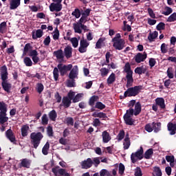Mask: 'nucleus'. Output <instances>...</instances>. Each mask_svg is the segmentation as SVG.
I'll return each mask as SVG.
<instances>
[{
    "instance_id": "obj_38",
    "label": "nucleus",
    "mask_w": 176,
    "mask_h": 176,
    "mask_svg": "<svg viewBox=\"0 0 176 176\" xmlns=\"http://www.w3.org/2000/svg\"><path fill=\"white\" fill-rule=\"evenodd\" d=\"M73 27H74V32H76V34H81L82 33V29H80L81 28L80 24H79V23H74Z\"/></svg>"
},
{
    "instance_id": "obj_24",
    "label": "nucleus",
    "mask_w": 176,
    "mask_h": 176,
    "mask_svg": "<svg viewBox=\"0 0 176 176\" xmlns=\"http://www.w3.org/2000/svg\"><path fill=\"white\" fill-rule=\"evenodd\" d=\"M30 130V126L28 124L23 125L21 128V133L22 137H27L28 135V131Z\"/></svg>"
},
{
    "instance_id": "obj_4",
    "label": "nucleus",
    "mask_w": 176,
    "mask_h": 176,
    "mask_svg": "<svg viewBox=\"0 0 176 176\" xmlns=\"http://www.w3.org/2000/svg\"><path fill=\"white\" fill-rule=\"evenodd\" d=\"M141 90H142V85L129 87L124 91L123 98H126V97H135L140 94Z\"/></svg>"
},
{
    "instance_id": "obj_14",
    "label": "nucleus",
    "mask_w": 176,
    "mask_h": 176,
    "mask_svg": "<svg viewBox=\"0 0 176 176\" xmlns=\"http://www.w3.org/2000/svg\"><path fill=\"white\" fill-rule=\"evenodd\" d=\"M6 136L10 141V142H13L14 144L16 142V136L10 129L6 131Z\"/></svg>"
},
{
    "instance_id": "obj_46",
    "label": "nucleus",
    "mask_w": 176,
    "mask_h": 176,
    "mask_svg": "<svg viewBox=\"0 0 176 176\" xmlns=\"http://www.w3.org/2000/svg\"><path fill=\"white\" fill-rule=\"evenodd\" d=\"M49 123V118H47V115L43 114L41 118V124L43 126H46Z\"/></svg>"
},
{
    "instance_id": "obj_52",
    "label": "nucleus",
    "mask_w": 176,
    "mask_h": 176,
    "mask_svg": "<svg viewBox=\"0 0 176 176\" xmlns=\"http://www.w3.org/2000/svg\"><path fill=\"white\" fill-rule=\"evenodd\" d=\"M67 87H75V80L74 79L67 80Z\"/></svg>"
},
{
    "instance_id": "obj_26",
    "label": "nucleus",
    "mask_w": 176,
    "mask_h": 176,
    "mask_svg": "<svg viewBox=\"0 0 176 176\" xmlns=\"http://www.w3.org/2000/svg\"><path fill=\"white\" fill-rule=\"evenodd\" d=\"M141 111H142L141 103L140 102H138L135 104L134 116H138V115H140V113H141Z\"/></svg>"
},
{
    "instance_id": "obj_25",
    "label": "nucleus",
    "mask_w": 176,
    "mask_h": 176,
    "mask_svg": "<svg viewBox=\"0 0 176 176\" xmlns=\"http://www.w3.org/2000/svg\"><path fill=\"white\" fill-rule=\"evenodd\" d=\"M54 56L56 57L57 60H63L64 59V53L63 50H58L57 51H54L53 53Z\"/></svg>"
},
{
    "instance_id": "obj_44",
    "label": "nucleus",
    "mask_w": 176,
    "mask_h": 176,
    "mask_svg": "<svg viewBox=\"0 0 176 176\" xmlns=\"http://www.w3.org/2000/svg\"><path fill=\"white\" fill-rule=\"evenodd\" d=\"M23 63L26 67H32V60L30 57H25L23 59Z\"/></svg>"
},
{
    "instance_id": "obj_41",
    "label": "nucleus",
    "mask_w": 176,
    "mask_h": 176,
    "mask_svg": "<svg viewBox=\"0 0 176 176\" xmlns=\"http://www.w3.org/2000/svg\"><path fill=\"white\" fill-rule=\"evenodd\" d=\"M36 91L38 93V94H41L42 91H43L45 89V86H43V84L42 82H38L36 84Z\"/></svg>"
},
{
    "instance_id": "obj_51",
    "label": "nucleus",
    "mask_w": 176,
    "mask_h": 176,
    "mask_svg": "<svg viewBox=\"0 0 176 176\" xmlns=\"http://www.w3.org/2000/svg\"><path fill=\"white\" fill-rule=\"evenodd\" d=\"M125 135H126V133H124V130L122 129V130L120 131L118 135H117L118 141H122V140H123V138H124Z\"/></svg>"
},
{
    "instance_id": "obj_36",
    "label": "nucleus",
    "mask_w": 176,
    "mask_h": 176,
    "mask_svg": "<svg viewBox=\"0 0 176 176\" xmlns=\"http://www.w3.org/2000/svg\"><path fill=\"white\" fill-rule=\"evenodd\" d=\"M49 148H50V144H49V142H47L42 148L43 155H46L49 153Z\"/></svg>"
},
{
    "instance_id": "obj_57",
    "label": "nucleus",
    "mask_w": 176,
    "mask_h": 176,
    "mask_svg": "<svg viewBox=\"0 0 176 176\" xmlns=\"http://www.w3.org/2000/svg\"><path fill=\"white\" fill-rule=\"evenodd\" d=\"M135 176H142V170L140 166H137L135 169Z\"/></svg>"
},
{
    "instance_id": "obj_61",
    "label": "nucleus",
    "mask_w": 176,
    "mask_h": 176,
    "mask_svg": "<svg viewBox=\"0 0 176 176\" xmlns=\"http://www.w3.org/2000/svg\"><path fill=\"white\" fill-rule=\"evenodd\" d=\"M161 52L164 54H166V53L168 52V50H167V45H166L164 43L161 45Z\"/></svg>"
},
{
    "instance_id": "obj_63",
    "label": "nucleus",
    "mask_w": 176,
    "mask_h": 176,
    "mask_svg": "<svg viewBox=\"0 0 176 176\" xmlns=\"http://www.w3.org/2000/svg\"><path fill=\"white\" fill-rule=\"evenodd\" d=\"M47 133L49 137H53V127L52 126H47Z\"/></svg>"
},
{
    "instance_id": "obj_16",
    "label": "nucleus",
    "mask_w": 176,
    "mask_h": 176,
    "mask_svg": "<svg viewBox=\"0 0 176 176\" xmlns=\"http://www.w3.org/2000/svg\"><path fill=\"white\" fill-rule=\"evenodd\" d=\"M78 65H75L70 71L69 74V79H76L78 78Z\"/></svg>"
},
{
    "instance_id": "obj_11",
    "label": "nucleus",
    "mask_w": 176,
    "mask_h": 176,
    "mask_svg": "<svg viewBox=\"0 0 176 176\" xmlns=\"http://www.w3.org/2000/svg\"><path fill=\"white\" fill-rule=\"evenodd\" d=\"M147 56H148V54H146V52H144V54L139 52L135 56V61L138 64H140V63H142V61H145V60H146Z\"/></svg>"
},
{
    "instance_id": "obj_2",
    "label": "nucleus",
    "mask_w": 176,
    "mask_h": 176,
    "mask_svg": "<svg viewBox=\"0 0 176 176\" xmlns=\"http://www.w3.org/2000/svg\"><path fill=\"white\" fill-rule=\"evenodd\" d=\"M124 71L126 74V87H130L134 82V78H133V70H131V65H130V63L127 62L125 64Z\"/></svg>"
},
{
    "instance_id": "obj_19",
    "label": "nucleus",
    "mask_w": 176,
    "mask_h": 176,
    "mask_svg": "<svg viewBox=\"0 0 176 176\" xmlns=\"http://www.w3.org/2000/svg\"><path fill=\"white\" fill-rule=\"evenodd\" d=\"M102 142L104 144H108V142L110 140H112V138H111V135H109V133L107 131H104L102 133Z\"/></svg>"
},
{
    "instance_id": "obj_40",
    "label": "nucleus",
    "mask_w": 176,
    "mask_h": 176,
    "mask_svg": "<svg viewBox=\"0 0 176 176\" xmlns=\"http://www.w3.org/2000/svg\"><path fill=\"white\" fill-rule=\"evenodd\" d=\"M98 100V96H93L89 98V105H90V107H94V104L96 102V101Z\"/></svg>"
},
{
    "instance_id": "obj_35",
    "label": "nucleus",
    "mask_w": 176,
    "mask_h": 176,
    "mask_svg": "<svg viewBox=\"0 0 176 176\" xmlns=\"http://www.w3.org/2000/svg\"><path fill=\"white\" fill-rule=\"evenodd\" d=\"M32 49V46H31V43H28L25 45L24 49H23V56H27V54L30 50Z\"/></svg>"
},
{
    "instance_id": "obj_34",
    "label": "nucleus",
    "mask_w": 176,
    "mask_h": 176,
    "mask_svg": "<svg viewBox=\"0 0 176 176\" xmlns=\"http://www.w3.org/2000/svg\"><path fill=\"white\" fill-rule=\"evenodd\" d=\"M6 30H8V25L6 22L3 21L0 24V33L6 34Z\"/></svg>"
},
{
    "instance_id": "obj_10",
    "label": "nucleus",
    "mask_w": 176,
    "mask_h": 176,
    "mask_svg": "<svg viewBox=\"0 0 176 176\" xmlns=\"http://www.w3.org/2000/svg\"><path fill=\"white\" fill-rule=\"evenodd\" d=\"M93 164H94V162H93L91 158H87V160L80 162L81 168L85 170L90 168L93 166Z\"/></svg>"
},
{
    "instance_id": "obj_27",
    "label": "nucleus",
    "mask_w": 176,
    "mask_h": 176,
    "mask_svg": "<svg viewBox=\"0 0 176 176\" xmlns=\"http://www.w3.org/2000/svg\"><path fill=\"white\" fill-rule=\"evenodd\" d=\"M157 35H159V33L157 31H155L153 33H149V35L148 36V39L150 43L154 42L155 39L157 38Z\"/></svg>"
},
{
    "instance_id": "obj_3",
    "label": "nucleus",
    "mask_w": 176,
    "mask_h": 176,
    "mask_svg": "<svg viewBox=\"0 0 176 176\" xmlns=\"http://www.w3.org/2000/svg\"><path fill=\"white\" fill-rule=\"evenodd\" d=\"M43 138V134L41 132H33L30 134L31 144L33 145V148L36 149L41 144V141Z\"/></svg>"
},
{
    "instance_id": "obj_22",
    "label": "nucleus",
    "mask_w": 176,
    "mask_h": 176,
    "mask_svg": "<svg viewBox=\"0 0 176 176\" xmlns=\"http://www.w3.org/2000/svg\"><path fill=\"white\" fill-rule=\"evenodd\" d=\"M62 103L63 104V107H65V108H69V107H71V104H72V102L71 99H69L68 97L64 96L62 99Z\"/></svg>"
},
{
    "instance_id": "obj_6",
    "label": "nucleus",
    "mask_w": 176,
    "mask_h": 176,
    "mask_svg": "<svg viewBox=\"0 0 176 176\" xmlns=\"http://www.w3.org/2000/svg\"><path fill=\"white\" fill-rule=\"evenodd\" d=\"M58 70L60 72V76H65L68 71H71L72 69V64L64 65L63 63H59L57 65Z\"/></svg>"
},
{
    "instance_id": "obj_59",
    "label": "nucleus",
    "mask_w": 176,
    "mask_h": 176,
    "mask_svg": "<svg viewBox=\"0 0 176 176\" xmlns=\"http://www.w3.org/2000/svg\"><path fill=\"white\" fill-rule=\"evenodd\" d=\"M157 31H162V30H164L166 28V24L163 22H160L157 25Z\"/></svg>"
},
{
    "instance_id": "obj_28",
    "label": "nucleus",
    "mask_w": 176,
    "mask_h": 176,
    "mask_svg": "<svg viewBox=\"0 0 176 176\" xmlns=\"http://www.w3.org/2000/svg\"><path fill=\"white\" fill-rule=\"evenodd\" d=\"M0 113H6L8 112V104L5 102H0Z\"/></svg>"
},
{
    "instance_id": "obj_1",
    "label": "nucleus",
    "mask_w": 176,
    "mask_h": 176,
    "mask_svg": "<svg viewBox=\"0 0 176 176\" xmlns=\"http://www.w3.org/2000/svg\"><path fill=\"white\" fill-rule=\"evenodd\" d=\"M0 75L1 79V87L4 91H6L8 94L10 93L12 89V84L8 82V67L6 65H3L0 68Z\"/></svg>"
},
{
    "instance_id": "obj_13",
    "label": "nucleus",
    "mask_w": 176,
    "mask_h": 176,
    "mask_svg": "<svg viewBox=\"0 0 176 176\" xmlns=\"http://www.w3.org/2000/svg\"><path fill=\"white\" fill-rule=\"evenodd\" d=\"M63 9V5L59 3H52L50 5V12H61Z\"/></svg>"
},
{
    "instance_id": "obj_58",
    "label": "nucleus",
    "mask_w": 176,
    "mask_h": 176,
    "mask_svg": "<svg viewBox=\"0 0 176 176\" xmlns=\"http://www.w3.org/2000/svg\"><path fill=\"white\" fill-rule=\"evenodd\" d=\"M100 176H109V175H111V173L107 169H102L100 171Z\"/></svg>"
},
{
    "instance_id": "obj_48",
    "label": "nucleus",
    "mask_w": 176,
    "mask_h": 176,
    "mask_svg": "<svg viewBox=\"0 0 176 176\" xmlns=\"http://www.w3.org/2000/svg\"><path fill=\"white\" fill-rule=\"evenodd\" d=\"M80 10H79V8H76L72 13V16H74L76 19H79V17H80Z\"/></svg>"
},
{
    "instance_id": "obj_30",
    "label": "nucleus",
    "mask_w": 176,
    "mask_h": 176,
    "mask_svg": "<svg viewBox=\"0 0 176 176\" xmlns=\"http://www.w3.org/2000/svg\"><path fill=\"white\" fill-rule=\"evenodd\" d=\"M48 116L50 120H52V122H56V119H57V112L56 110L53 109L49 113Z\"/></svg>"
},
{
    "instance_id": "obj_60",
    "label": "nucleus",
    "mask_w": 176,
    "mask_h": 176,
    "mask_svg": "<svg viewBox=\"0 0 176 176\" xmlns=\"http://www.w3.org/2000/svg\"><path fill=\"white\" fill-rule=\"evenodd\" d=\"M66 123H67V126H74V118H72V117L67 118Z\"/></svg>"
},
{
    "instance_id": "obj_49",
    "label": "nucleus",
    "mask_w": 176,
    "mask_h": 176,
    "mask_svg": "<svg viewBox=\"0 0 176 176\" xmlns=\"http://www.w3.org/2000/svg\"><path fill=\"white\" fill-rule=\"evenodd\" d=\"M167 21L168 23H173L174 21H176V12H173L172 14H170L168 17Z\"/></svg>"
},
{
    "instance_id": "obj_47",
    "label": "nucleus",
    "mask_w": 176,
    "mask_h": 176,
    "mask_svg": "<svg viewBox=\"0 0 176 176\" xmlns=\"http://www.w3.org/2000/svg\"><path fill=\"white\" fill-rule=\"evenodd\" d=\"M95 108L97 109H100V111H102V109H105L106 106L101 102H97L95 105Z\"/></svg>"
},
{
    "instance_id": "obj_54",
    "label": "nucleus",
    "mask_w": 176,
    "mask_h": 176,
    "mask_svg": "<svg viewBox=\"0 0 176 176\" xmlns=\"http://www.w3.org/2000/svg\"><path fill=\"white\" fill-rule=\"evenodd\" d=\"M101 76H107L109 73V69L106 67H103L100 69Z\"/></svg>"
},
{
    "instance_id": "obj_56",
    "label": "nucleus",
    "mask_w": 176,
    "mask_h": 176,
    "mask_svg": "<svg viewBox=\"0 0 176 176\" xmlns=\"http://www.w3.org/2000/svg\"><path fill=\"white\" fill-rule=\"evenodd\" d=\"M147 12H148L150 17H151V19H156V14H155V12H153V10H152V8H148L147 9Z\"/></svg>"
},
{
    "instance_id": "obj_31",
    "label": "nucleus",
    "mask_w": 176,
    "mask_h": 176,
    "mask_svg": "<svg viewBox=\"0 0 176 176\" xmlns=\"http://www.w3.org/2000/svg\"><path fill=\"white\" fill-rule=\"evenodd\" d=\"M153 129L155 133H159L160 131V129L162 128L161 122H153L152 123Z\"/></svg>"
},
{
    "instance_id": "obj_64",
    "label": "nucleus",
    "mask_w": 176,
    "mask_h": 176,
    "mask_svg": "<svg viewBox=\"0 0 176 176\" xmlns=\"http://www.w3.org/2000/svg\"><path fill=\"white\" fill-rule=\"evenodd\" d=\"M38 51L36 50H31L29 52L30 57H34L35 56H38Z\"/></svg>"
},
{
    "instance_id": "obj_32",
    "label": "nucleus",
    "mask_w": 176,
    "mask_h": 176,
    "mask_svg": "<svg viewBox=\"0 0 176 176\" xmlns=\"http://www.w3.org/2000/svg\"><path fill=\"white\" fill-rule=\"evenodd\" d=\"M9 120V118L6 117V113H0V124H4Z\"/></svg>"
},
{
    "instance_id": "obj_5",
    "label": "nucleus",
    "mask_w": 176,
    "mask_h": 176,
    "mask_svg": "<svg viewBox=\"0 0 176 176\" xmlns=\"http://www.w3.org/2000/svg\"><path fill=\"white\" fill-rule=\"evenodd\" d=\"M144 148L142 146L135 153H133L131 155V160L132 163H136L138 160H142L144 159Z\"/></svg>"
},
{
    "instance_id": "obj_37",
    "label": "nucleus",
    "mask_w": 176,
    "mask_h": 176,
    "mask_svg": "<svg viewBox=\"0 0 176 176\" xmlns=\"http://www.w3.org/2000/svg\"><path fill=\"white\" fill-rule=\"evenodd\" d=\"M42 36H43V31L38 29L36 31V36L32 35V39H37V38H42Z\"/></svg>"
},
{
    "instance_id": "obj_20",
    "label": "nucleus",
    "mask_w": 176,
    "mask_h": 176,
    "mask_svg": "<svg viewBox=\"0 0 176 176\" xmlns=\"http://www.w3.org/2000/svg\"><path fill=\"white\" fill-rule=\"evenodd\" d=\"M155 104L161 108V109H164L166 108V104L164 103V98H157L155 99Z\"/></svg>"
},
{
    "instance_id": "obj_23",
    "label": "nucleus",
    "mask_w": 176,
    "mask_h": 176,
    "mask_svg": "<svg viewBox=\"0 0 176 176\" xmlns=\"http://www.w3.org/2000/svg\"><path fill=\"white\" fill-rule=\"evenodd\" d=\"M116 80V75L115 74V73H111L107 80V83L109 86L111 85H113Z\"/></svg>"
},
{
    "instance_id": "obj_39",
    "label": "nucleus",
    "mask_w": 176,
    "mask_h": 176,
    "mask_svg": "<svg viewBox=\"0 0 176 176\" xmlns=\"http://www.w3.org/2000/svg\"><path fill=\"white\" fill-rule=\"evenodd\" d=\"M164 10L165 11L162 12V14H164V16H170V14L173 13V8L167 6L164 7Z\"/></svg>"
},
{
    "instance_id": "obj_12",
    "label": "nucleus",
    "mask_w": 176,
    "mask_h": 176,
    "mask_svg": "<svg viewBox=\"0 0 176 176\" xmlns=\"http://www.w3.org/2000/svg\"><path fill=\"white\" fill-rule=\"evenodd\" d=\"M31 160L28 158H24L21 160V163L19 164V168H30L31 167Z\"/></svg>"
},
{
    "instance_id": "obj_62",
    "label": "nucleus",
    "mask_w": 176,
    "mask_h": 176,
    "mask_svg": "<svg viewBox=\"0 0 176 176\" xmlns=\"http://www.w3.org/2000/svg\"><path fill=\"white\" fill-rule=\"evenodd\" d=\"M124 165L122 163H120L119 164V174H120V175H122V174H124Z\"/></svg>"
},
{
    "instance_id": "obj_42",
    "label": "nucleus",
    "mask_w": 176,
    "mask_h": 176,
    "mask_svg": "<svg viewBox=\"0 0 176 176\" xmlns=\"http://www.w3.org/2000/svg\"><path fill=\"white\" fill-rule=\"evenodd\" d=\"M70 42L72 44L73 47L76 48L79 45V41L78 40V38L73 37L70 39Z\"/></svg>"
},
{
    "instance_id": "obj_45",
    "label": "nucleus",
    "mask_w": 176,
    "mask_h": 176,
    "mask_svg": "<svg viewBox=\"0 0 176 176\" xmlns=\"http://www.w3.org/2000/svg\"><path fill=\"white\" fill-rule=\"evenodd\" d=\"M58 68L57 67H54V70H53V76H54V79L56 82H57V80H58V76H60V74H58Z\"/></svg>"
},
{
    "instance_id": "obj_17",
    "label": "nucleus",
    "mask_w": 176,
    "mask_h": 176,
    "mask_svg": "<svg viewBox=\"0 0 176 176\" xmlns=\"http://www.w3.org/2000/svg\"><path fill=\"white\" fill-rule=\"evenodd\" d=\"M168 130L170 131V135H175L176 134V123L174 124L171 122L167 124Z\"/></svg>"
},
{
    "instance_id": "obj_21",
    "label": "nucleus",
    "mask_w": 176,
    "mask_h": 176,
    "mask_svg": "<svg viewBox=\"0 0 176 176\" xmlns=\"http://www.w3.org/2000/svg\"><path fill=\"white\" fill-rule=\"evenodd\" d=\"M64 53L66 58H71L72 57V47L69 45L64 49Z\"/></svg>"
},
{
    "instance_id": "obj_8",
    "label": "nucleus",
    "mask_w": 176,
    "mask_h": 176,
    "mask_svg": "<svg viewBox=\"0 0 176 176\" xmlns=\"http://www.w3.org/2000/svg\"><path fill=\"white\" fill-rule=\"evenodd\" d=\"M90 43L87 42V39L81 38L80 41V47H78V52L80 53H86L87 52V47H89Z\"/></svg>"
},
{
    "instance_id": "obj_18",
    "label": "nucleus",
    "mask_w": 176,
    "mask_h": 176,
    "mask_svg": "<svg viewBox=\"0 0 176 176\" xmlns=\"http://www.w3.org/2000/svg\"><path fill=\"white\" fill-rule=\"evenodd\" d=\"M124 122L125 124L127 126H134V123H135V120L133 118V117L130 116H123Z\"/></svg>"
},
{
    "instance_id": "obj_7",
    "label": "nucleus",
    "mask_w": 176,
    "mask_h": 176,
    "mask_svg": "<svg viewBox=\"0 0 176 176\" xmlns=\"http://www.w3.org/2000/svg\"><path fill=\"white\" fill-rule=\"evenodd\" d=\"M52 171L55 176H71V173H67V170L61 168L60 166L52 168Z\"/></svg>"
},
{
    "instance_id": "obj_33",
    "label": "nucleus",
    "mask_w": 176,
    "mask_h": 176,
    "mask_svg": "<svg viewBox=\"0 0 176 176\" xmlns=\"http://www.w3.org/2000/svg\"><path fill=\"white\" fill-rule=\"evenodd\" d=\"M104 37H100L96 42V49H101L102 47V43H104Z\"/></svg>"
},
{
    "instance_id": "obj_55",
    "label": "nucleus",
    "mask_w": 176,
    "mask_h": 176,
    "mask_svg": "<svg viewBox=\"0 0 176 176\" xmlns=\"http://www.w3.org/2000/svg\"><path fill=\"white\" fill-rule=\"evenodd\" d=\"M144 129L148 133H152L153 131V126L151 124H146Z\"/></svg>"
},
{
    "instance_id": "obj_53",
    "label": "nucleus",
    "mask_w": 176,
    "mask_h": 176,
    "mask_svg": "<svg viewBox=\"0 0 176 176\" xmlns=\"http://www.w3.org/2000/svg\"><path fill=\"white\" fill-rule=\"evenodd\" d=\"M82 94H78L76 95V96L73 98L72 102H79V101H80V98H82Z\"/></svg>"
},
{
    "instance_id": "obj_9",
    "label": "nucleus",
    "mask_w": 176,
    "mask_h": 176,
    "mask_svg": "<svg viewBox=\"0 0 176 176\" xmlns=\"http://www.w3.org/2000/svg\"><path fill=\"white\" fill-rule=\"evenodd\" d=\"M113 47H114L116 50H123V49L126 47V41H124V39L113 41Z\"/></svg>"
},
{
    "instance_id": "obj_15",
    "label": "nucleus",
    "mask_w": 176,
    "mask_h": 176,
    "mask_svg": "<svg viewBox=\"0 0 176 176\" xmlns=\"http://www.w3.org/2000/svg\"><path fill=\"white\" fill-rule=\"evenodd\" d=\"M10 10H15L21 5V0H8Z\"/></svg>"
},
{
    "instance_id": "obj_29",
    "label": "nucleus",
    "mask_w": 176,
    "mask_h": 176,
    "mask_svg": "<svg viewBox=\"0 0 176 176\" xmlns=\"http://www.w3.org/2000/svg\"><path fill=\"white\" fill-rule=\"evenodd\" d=\"M153 176H162L163 175V173H162V169L159 166H154L153 170Z\"/></svg>"
},
{
    "instance_id": "obj_43",
    "label": "nucleus",
    "mask_w": 176,
    "mask_h": 176,
    "mask_svg": "<svg viewBox=\"0 0 176 176\" xmlns=\"http://www.w3.org/2000/svg\"><path fill=\"white\" fill-rule=\"evenodd\" d=\"M152 155H153V148H149L144 153V158L151 159Z\"/></svg>"
},
{
    "instance_id": "obj_50",
    "label": "nucleus",
    "mask_w": 176,
    "mask_h": 176,
    "mask_svg": "<svg viewBox=\"0 0 176 176\" xmlns=\"http://www.w3.org/2000/svg\"><path fill=\"white\" fill-rule=\"evenodd\" d=\"M134 109L130 108L129 109L126 110V113L124 115V116H130L133 118L134 116Z\"/></svg>"
}]
</instances>
